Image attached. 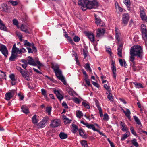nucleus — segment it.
<instances>
[{
	"label": "nucleus",
	"instance_id": "nucleus-2",
	"mask_svg": "<svg viewBox=\"0 0 147 147\" xmlns=\"http://www.w3.org/2000/svg\"><path fill=\"white\" fill-rule=\"evenodd\" d=\"M51 68L54 70L57 77L61 80L63 84L66 85V82L64 77L62 76L61 71L59 69V66L57 64H52Z\"/></svg>",
	"mask_w": 147,
	"mask_h": 147
},
{
	"label": "nucleus",
	"instance_id": "nucleus-19",
	"mask_svg": "<svg viewBox=\"0 0 147 147\" xmlns=\"http://www.w3.org/2000/svg\"><path fill=\"white\" fill-rule=\"evenodd\" d=\"M86 0H80L78 1V3L79 5L83 7H86Z\"/></svg>",
	"mask_w": 147,
	"mask_h": 147
},
{
	"label": "nucleus",
	"instance_id": "nucleus-21",
	"mask_svg": "<svg viewBox=\"0 0 147 147\" xmlns=\"http://www.w3.org/2000/svg\"><path fill=\"white\" fill-rule=\"evenodd\" d=\"M123 46L122 45H120L117 49V54L119 56L121 57H122V51Z\"/></svg>",
	"mask_w": 147,
	"mask_h": 147
},
{
	"label": "nucleus",
	"instance_id": "nucleus-53",
	"mask_svg": "<svg viewBox=\"0 0 147 147\" xmlns=\"http://www.w3.org/2000/svg\"><path fill=\"white\" fill-rule=\"evenodd\" d=\"M109 119V116L107 113L104 114L103 119L104 120H108Z\"/></svg>",
	"mask_w": 147,
	"mask_h": 147
},
{
	"label": "nucleus",
	"instance_id": "nucleus-62",
	"mask_svg": "<svg viewBox=\"0 0 147 147\" xmlns=\"http://www.w3.org/2000/svg\"><path fill=\"white\" fill-rule=\"evenodd\" d=\"M92 84L98 88L99 87V84L95 82L92 81Z\"/></svg>",
	"mask_w": 147,
	"mask_h": 147
},
{
	"label": "nucleus",
	"instance_id": "nucleus-38",
	"mask_svg": "<svg viewBox=\"0 0 147 147\" xmlns=\"http://www.w3.org/2000/svg\"><path fill=\"white\" fill-rule=\"evenodd\" d=\"M133 117L135 120V122H136L137 124L138 125H141L140 120L137 116H134Z\"/></svg>",
	"mask_w": 147,
	"mask_h": 147
},
{
	"label": "nucleus",
	"instance_id": "nucleus-52",
	"mask_svg": "<svg viewBox=\"0 0 147 147\" xmlns=\"http://www.w3.org/2000/svg\"><path fill=\"white\" fill-rule=\"evenodd\" d=\"M67 40H68L69 42H70L72 45H73L74 43L73 41V40L69 36L67 38Z\"/></svg>",
	"mask_w": 147,
	"mask_h": 147
},
{
	"label": "nucleus",
	"instance_id": "nucleus-15",
	"mask_svg": "<svg viewBox=\"0 0 147 147\" xmlns=\"http://www.w3.org/2000/svg\"><path fill=\"white\" fill-rule=\"evenodd\" d=\"M105 32V30L104 29L102 28H98L97 31V37H100V36L103 35Z\"/></svg>",
	"mask_w": 147,
	"mask_h": 147
},
{
	"label": "nucleus",
	"instance_id": "nucleus-17",
	"mask_svg": "<svg viewBox=\"0 0 147 147\" xmlns=\"http://www.w3.org/2000/svg\"><path fill=\"white\" fill-rule=\"evenodd\" d=\"M123 112L125 114V116L128 118L129 120H131V117L130 115L131 112L129 109H126V111H125L124 109H122Z\"/></svg>",
	"mask_w": 147,
	"mask_h": 147
},
{
	"label": "nucleus",
	"instance_id": "nucleus-33",
	"mask_svg": "<svg viewBox=\"0 0 147 147\" xmlns=\"http://www.w3.org/2000/svg\"><path fill=\"white\" fill-rule=\"evenodd\" d=\"M130 132L129 131H127L126 133L124 134L122 137L121 138V140H124L126 138L128 137L130 135Z\"/></svg>",
	"mask_w": 147,
	"mask_h": 147
},
{
	"label": "nucleus",
	"instance_id": "nucleus-24",
	"mask_svg": "<svg viewBox=\"0 0 147 147\" xmlns=\"http://www.w3.org/2000/svg\"><path fill=\"white\" fill-rule=\"evenodd\" d=\"M17 53L15 54L11 53V56L9 58V60L11 61H14L17 57Z\"/></svg>",
	"mask_w": 147,
	"mask_h": 147
},
{
	"label": "nucleus",
	"instance_id": "nucleus-32",
	"mask_svg": "<svg viewBox=\"0 0 147 147\" xmlns=\"http://www.w3.org/2000/svg\"><path fill=\"white\" fill-rule=\"evenodd\" d=\"M131 142L133 145L136 147H139V145L138 144L137 142V140L136 139L134 138L131 140Z\"/></svg>",
	"mask_w": 147,
	"mask_h": 147
},
{
	"label": "nucleus",
	"instance_id": "nucleus-61",
	"mask_svg": "<svg viewBox=\"0 0 147 147\" xmlns=\"http://www.w3.org/2000/svg\"><path fill=\"white\" fill-rule=\"evenodd\" d=\"M31 47H32L33 51L34 52H36L37 51V50L36 49V48L35 46H34V44L33 43H32V45Z\"/></svg>",
	"mask_w": 147,
	"mask_h": 147
},
{
	"label": "nucleus",
	"instance_id": "nucleus-48",
	"mask_svg": "<svg viewBox=\"0 0 147 147\" xmlns=\"http://www.w3.org/2000/svg\"><path fill=\"white\" fill-rule=\"evenodd\" d=\"M13 23L14 25L16 26L18 28H19L18 23V21L16 19H14L13 20Z\"/></svg>",
	"mask_w": 147,
	"mask_h": 147
},
{
	"label": "nucleus",
	"instance_id": "nucleus-8",
	"mask_svg": "<svg viewBox=\"0 0 147 147\" xmlns=\"http://www.w3.org/2000/svg\"><path fill=\"white\" fill-rule=\"evenodd\" d=\"M129 19V16L127 13H124L122 15V23L125 26L127 25Z\"/></svg>",
	"mask_w": 147,
	"mask_h": 147
},
{
	"label": "nucleus",
	"instance_id": "nucleus-29",
	"mask_svg": "<svg viewBox=\"0 0 147 147\" xmlns=\"http://www.w3.org/2000/svg\"><path fill=\"white\" fill-rule=\"evenodd\" d=\"M133 83L135 86L137 88H140L143 87L142 84L140 83H137L136 82H133Z\"/></svg>",
	"mask_w": 147,
	"mask_h": 147
},
{
	"label": "nucleus",
	"instance_id": "nucleus-45",
	"mask_svg": "<svg viewBox=\"0 0 147 147\" xmlns=\"http://www.w3.org/2000/svg\"><path fill=\"white\" fill-rule=\"evenodd\" d=\"M2 7L4 11H6L8 10L7 5L6 3H3L2 5Z\"/></svg>",
	"mask_w": 147,
	"mask_h": 147
},
{
	"label": "nucleus",
	"instance_id": "nucleus-43",
	"mask_svg": "<svg viewBox=\"0 0 147 147\" xmlns=\"http://www.w3.org/2000/svg\"><path fill=\"white\" fill-rule=\"evenodd\" d=\"M67 92L71 96H73L74 91L72 89H68L67 90Z\"/></svg>",
	"mask_w": 147,
	"mask_h": 147
},
{
	"label": "nucleus",
	"instance_id": "nucleus-5",
	"mask_svg": "<svg viewBox=\"0 0 147 147\" xmlns=\"http://www.w3.org/2000/svg\"><path fill=\"white\" fill-rule=\"evenodd\" d=\"M141 28L142 37L144 40L146 41L147 40V29L144 24L141 25Z\"/></svg>",
	"mask_w": 147,
	"mask_h": 147
},
{
	"label": "nucleus",
	"instance_id": "nucleus-13",
	"mask_svg": "<svg viewBox=\"0 0 147 147\" xmlns=\"http://www.w3.org/2000/svg\"><path fill=\"white\" fill-rule=\"evenodd\" d=\"M54 92L57 98L60 101H61L63 98V96L61 93V91L55 89L54 90Z\"/></svg>",
	"mask_w": 147,
	"mask_h": 147
},
{
	"label": "nucleus",
	"instance_id": "nucleus-56",
	"mask_svg": "<svg viewBox=\"0 0 147 147\" xmlns=\"http://www.w3.org/2000/svg\"><path fill=\"white\" fill-rule=\"evenodd\" d=\"M73 100L75 102L78 104L80 103V100L77 98L75 97L73 98Z\"/></svg>",
	"mask_w": 147,
	"mask_h": 147
},
{
	"label": "nucleus",
	"instance_id": "nucleus-16",
	"mask_svg": "<svg viewBox=\"0 0 147 147\" xmlns=\"http://www.w3.org/2000/svg\"><path fill=\"white\" fill-rule=\"evenodd\" d=\"M11 53L15 54L17 53V54H21V52L16 47V46L15 44L13 46V47L12 49Z\"/></svg>",
	"mask_w": 147,
	"mask_h": 147
},
{
	"label": "nucleus",
	"instance_id": "nucleus-42",
	"mask_svg": "<svg viewBox=\"0 0 147 147\" xmlns=\"http://www.w3.org/2000/svg\"><path fill=\"white\" fill-rule=\"evenodd\" d=\"M92 129L94 131H96L97 132H98L99 134H100V135H102L103 136H105V135L102 132H100L99 130L97 129H95L94 125H93Z\"/></svg>",
	"mask_w": 147,
	"mask_h": 147
},
{
	"label": "nucleus",
	"instance_id": "nucleus-23",
	"mask_svg": "<svg viewBox=\"0 0 147 147\" xmlns=\"http://www.w3.org/2000/svg\"><path fill=\"white\" fill-rule=\"evenodd\" d=\"M21 109L22 111L25 113L27 114L29 113L28 109L26 105L21 106Z\"/></svg>",
	"mask_w": 147,
	"mask_h": 147
},
{
	"label": "nucleus",
	"instance_id": "nucleus-46",
	"mask_svg": "<svg viewBox=\"0 0 147 147\" xmlns=\"http://www.w3.org/2000/svg\"><path fill=\"white\" fill-rule=\"evenodd\" d=\"M79 134L80 136L83 137V138H85L86 136L84 132L81 129L79 130Z\"/></svg>",
	"mask_w": 147,
	"mask_h": 147
},
{
	"label": "nucleus",
	"instance_id": "nucleus-35",
	"mask_svg": "<svg viewBox=\"0 0 147 147\" xmlns=\"http://www.w3.org/2000/svg\"><path fill=\"white\" fill-rule=\"evenodd\" d=\"M76 116L80 118L83 115V114L82 111H76Z\"/></svg>",
	"mask_w": 147,
	"mask_h": 147
},
{
	"label": "nucleus",
	"instance_id": "nucleus-14",
	"mask_svg": "<svg viewBox=\"0 0 147 147\" xmlns=\"http://www.w3.org/2000/svg\"><path fill=\"white\" fill-rule=\"evenodd\" d=\"M85 34L90 41L92 42H94V36L92 32H86Z\"/></svg>",
	"mask_w": 147,
	"mask_h": 147
},
{
	"label": "nucleus",
	"instance_id": "nucleus-50",
	"mask_svg": "<svg viewBox=\"0 0 147 147\" xmlns=\"http://www.w3.org/2000/svg\"><path fill=\"white\" fill-rule=\"evenodd\" d=\"M104 88L107 91H111L110 87L106 84H105L104 85Z\"/></svg>",
	"mask_w": 147,
	"mask_h": 147
},
{
	"label": "nucleus",
	"instance_id": "nucleus-1",
	"mask_svg": "<svg viewBox=\"0 0 147 147\" xmlns=\"http://www.w3.org/2000/svg\"><path fill=\"white\" fill-rule=\"evenodd\" d=\"M143 51L142 47L140 45H134L130 49L129 61L134 63L135 57L137 56L140 59L143 57Z\"/></svg>",
	"mask_w": 147,
	"mask_h": 147
},
{
	"label": "nucleus",
	"instance_id": "nucleus-47",
	"mask_svg": "<svg viewBox=\"0 0 147 147\" xmlns=\"http://www.w3.org/2000/svg\"><path fill=\"white\" fill-rule=\"evenodd\" d=\"M73 40L75 42H78L80 41V38L78 36H75L73 38Z\"/></svg>",
	"mask_w": 147,
	"mask_h": 147
},
{
	"label": "nucleus",
	"instance_id": "nucleus-28",
	"mask_svg": "<svg viewBox=\"0 0 147 147\" xmlns=\"http://www.w3.org/2000/svg\"><path fill=\"white\" fill-rule=\"evenodd\" d=\"M111 68L113 73H116V69L115 63L114 61H113L111 63Z\"/></svg>",
	"mask_w": 147,
	"mask_h": 147
},
{
	"label": "nucleus",
	"instance_id": "nucleus-12",
	"mask_svg": "<svg viewBox=\"0 0 147 147\" xmlns=\"http://www.w3.org/2000/svg\"><path fill=\"white\" fill-rule=\"evenodd\" d=\"M94 16L95 18V23L97 26H103L105 24L100 18L96 14H94Z\"/></svg>",
	"mask_w": 147,
	"mask_h": 147
},
{
	"label": "nucleus",
	"instance_id": "nucleus-27",
	"mask_svg": "<svg viewBox=\"0 0 147 147\" xmlns=\"http://www.w3.org/2000/svg\"><path fill=\"white\" fill-rule=\"evenodd\" d=\"M111 91H107L106 92V94L107 95L108 98L111 101H112L113 99L112 97V94L111 93Z\"/></svg>",
	"mask_w": 147,
	"mask_h": 147
},
{
	"label": "nucleus",
	"instance_id": "nucleus-22",
	"mask_svg": "<svg viewBox=\"0 0 147 147\" xmlns=\"http://www.w3.org/2000/svg\"><path fill=\"white\" fill-rule=\"evenodd\" d=\"M38 117H37L36 115H35L33 116L32 118V121L33 123L36 124L39 121L38 119Z\"/></svg>",
	"mask_w": 147,
	"mask_h": 147
},
{
	"label": "nucleus",
	"instance_id": "nucleus-60",
	"mask_svg": "<svg viewBox=\"0 0 147 147\" xmlns=\"http://www.w3.org/2000/svg\"><path fill=\"white\" fill-rule=\"evenodd\" d=\"M22 76L24 78H26V77L27 76L28 74L27 73H26L24 71L21 74Z\"/></svg>",
	"mask_w": 147,
	"mask_h": 147
},
{
	"label": "nucleus",
	"instance_id": "nucleus-9",
	"mask_svg": "<svg viewBox=\"0 0 147 147\" xmlns=\"http://www.w3.org/2000/svg\"><path fill=\"white\" fill-rule=\"evenodd\" d=\"M16 93L15 90H12L10 92L6 93L5 94V99L7 100L11 99Z\"/></svg>",
	"mask_w": 147,
	"mask_h": 147
},
{
	"label": "nucleus",
	"instance_id": "nucleus-44",
	"mask_svg": "<svg viewBox=\"0 0 147 147\" xmlns=\"http://www.w3.org/2000/svg\"><path fill=\"white\" fill-rule=\"evenodd\" d=\"M96 106L99 111L100 116L102 117L103 116V114L101 107L99 105H98L97 104Z\"/></svg>",
	"mask_w": 147,
	"mask_h": 147
},
{
	"label": "nucleus",
	"instance_id": "nucleus-10",
	"mask_svg": "<svg viewBox=\"0 0 147 147\" xmlns=\"http://www.w3.org/2000/svg\"><path fill=\"white\" fill-rule=\"evenodd\" d=\"M48 120V117L44 118L38 124L37 126L38 127L41 128L45 127L46 125Z\"/></svg>",
	"mask_w": 147,
	"mask_h": 147
},
{
	"label": "nucleus",
	"instance_id": "nucleus-51",
	"mask_svg": "<svg viewBox=\"0 0 147 147\" xmlns=\"http://www.w3.org/2000/svg\"><path fill=\"white\" fill-rule=\"evenodd\" d=\"M130 130L131 131L132 134L135 136L137 135L136 132L135 131L134 127H131L130 128Z\"/></svg>",
	"mask_w": 147,
	"mask_h": 147
},
{
	"label": "nucleus",
	"instance_id": "nucleus-41",
	"mask_svg": "<svg viewBox=\"0 0 147 147\" xmlns=\"http://www.w3.org/2000/svg\"><path fill=\"white\" fill-rule=\"evenodd\" d=\"M46 111L47 113H48V115H50L51 111V107H47L46 108Z\"/></svg>",
	"mask_w": 147,
	"mask_h": 147
},
{
	"label": "nucleus",
	"instance_id": "nucleus-20",
	"mask_svg": "<svg viewBox=\"0 0 147 147\" xmlns=\"http://www.w3.org/2000/svg\"><path fill=\"white\" fill-rule=\"evenodd\" d=\"M120 125L121 127V130L123 131L128 130V128L125 125V123L124 122H122L121 121H120Z\"/></svg>",
	"mask_w": 147,
	"mask_h": 147
},
{
	"label": "nucleus",
	"instance_id": "nucleus-31",
	"mask_svg": "<svg viewBox=\"0 0 147 147\" xmlns=\"http://www.w3.org/2000/svg\"><path fill=\"white\" fill-rule=\"evenodd\" d=\"M60 138L62 139H64L66 138L67 137V135L66 134L63 132L60 133L59 135Z\"/></svg>",
	"mask_w": 147,
	"mask_h": 147
},
{
	"label": "nucleus",
	"instance_id": "nucleus-39",
	"mask_svg": "<svg viewBox=\"0 0 147 147\" xmlns=\"http://www.w3.org/2000/svg\"><path fill=\"white\" fill-rule=\"evenodd\" d=\"M81 143L82 146L84 147H88V145L86 141L82 140L81 141Z\"/></svg>",
	"mask_w": 147,
	"mask_h": 147
},
{
	"label": "nucleus",
	"instance_id": "nucleus-58",
	"mask_svg": "<svg viewBox=\"0 0 147 147\" xmlns=\"http://www.w3.org/2000/svg\"><path fill=\"white\" fill-rule=\"evenodd\" d=\"M9 2L13 6L16 5L18 4V3L16 1H9Z\"/></svg>",
	"mask_w": 147,
	"mask_h": 147
},
{
	"label": "nucleus",
	"instance_id": "nucleus-37",
	"mask_svg": "<svg viewBox=\"0 0 147 147\" xmlns=\"http://www.w3.org/2000/svg\"><path fill=\"white\" fill-rule=\"evenodd\" d=\"M32 43H30L27 40H26L24 41V45L25 47H31L32 45Z\"/></svg>",
	"mask_w": 147,
	"mask_h": 147
},
{
	"label": "nucleus",
	"instance_id": "nucleus-36",
	"mask_svg": "<svg viewBox=\"0 0 147 147\" xmlns=\"http://www.w3.org/2000/svg\"><path fill=\"white\" fill-rule=\"evenodd\" d=\"M123 2L124 4L128 8L129 7L131 4V3L130 0H124Z\"/></svg>",
	"mask_w": 147,
	"mask_h": 147
},
{
	"label": "nucleus",
	"instance_id": "nucleus-63",
	"mask_svg": "<svg viewBox=\"0 0 147 147\" xmlns=\"http://www.w3.org/2000/svg\"><path fill=\"white\" fill-rule=\"evenodd\" d=\"M83 54L84 56V58H85L87 56V52L84 49L83 50Z\"/></svg>",
	"mask_w": 147,
	"mask_h": 147
},
{
	"label": "nucleus",
	"instance_id": "nucleus-55",
	"mask_svg": "<svg viewBox=\"0 0 147 147\" xmlns=\"http://www.w3.org/2000/svg\"><path fill=\"white\" fill-rule=\"evenodd\" d=\"M85 81L86 84L88 86H90V82L88 78H85Z\"/></svg>",
	"mask_w": 147,
	"mask_h": 147
},
{
	"label": "nucleus",
	"instance_id": "nucleus-57",
	"mask_svg": "<svg viewBox=\"0 0 147 147\" xmlns=\"http://www.w3.org/2000/svg\"><path fill=\"white\" fill-rule=\"evenodd\" d=\"M82 104L85 107H86V108L88 109H89V108H90L89 105L87 103L84 102H82Z\"/></svg>",
	"mask_w": 147,
	"mask_h": 147
},
{
	"label": "nucleus",
	"instance_id": "nucleus-18",
	"mask_svg": "<svg viewBox=\"0 0 147 147\" xmlns=\"http://www.w3.org/2000/svg\"><path fill=\"white\" fill-rule=\"evenodd\" d=\"M20 28L21 31L27 33H29V32L27 29V27L26 26L22 24L20 27Z\"/></svg>",
	"mask_w": 147,
	"mask_h": 147
},
{
	"label": "nucleus",
	"instance_id": "nucleus-49",
	"mask_svg": "<svg viewBox=\"0 0 147 147\" xmlns=\"http://www.w3.org/2000/svg\"><path fill=\"white\" fill-rule=\"evenodd\" d=\"M41 91L42 94L44 96L45 98H47V96L46 90L44 89H42Z\"/></svg>",
	"mask_w": 147,
	"mask_h": 147
},
{
	"label": "nucleus",
	"instance_id": "nucleus-25",
	"mask_svg": "<svg viewBox=\"0 0 147 147\" xmlns=\"http://www.w3.org/2000/svg\"><path fill=\"white\" fill-rule=\"evenodd\" d=\"M63 119L64 122L65 124H67L70 123L71 121V120H69L65 116H63Z\"/></svg>",
	"mask_w": 147,
	"mask_h": 147
},
{
	"label": "nucleus",
	"instance_id": "nucleus-54",
	"mask_svg": "<svg viewBox=\"0 0 147 147\" xmlns=\"http://www.w3.org/2000/svg\"><path fill=\"white\" fill-rule=\"evenodd\" d=\"M9 77L12 81L16 80L15 79V76L13 74L10 75L9 76Z\"/></svg>",
	"mask_w": 147,
	"mask_h": 147
},
{
	"label": "nucleus",
	"instance_id": "nucleus-30",
	"mask_svg": "<svg viewBox=\"0 0 147 147\" xmlns=\"http://www.w3.org/2000/svg\"><path fill=\"white\" fill-rule=\"evenodd\" d=\"M80 122L83 125H86L87 127L90 129H92V127L94 125L93 124H90L88 123H85L83 121H81Z\"/></svg>",
	"mask_w": 147,
	"mask_h": 147
},
{
	"label": "nucleus",
	"instance_id": "nucleus-34",
	"mask_svg": "<svg viewBox=\"0 0 147 147\" xmlns=\"http://www.w3.org/2000/svg\"><path fill=\"white\" fill-rule=\"evenodd\" d=\"M84 67L87 71H89L90 72L92 71V70L90 66V64L88 63L85 64Z\"/></svg>",
	"mask_w": 147,
	"mask_h": 147
},
{
	"label": "nucleus",
	"instance_id": "nucleus-7",
	"mask_svg": "<svg viewBox=\"0 0 147 147\" xmlns=\"http://www.w3.org/2000/svg\"><path fill=\"white\" fill-rule=\"evenodd\" d=\"M0 51L5 57H7L8 51L5 46L3 44L0 45Z\"/></svg>",
	"mask_w": 147,
	"mask_h": 147
},
{
	"label": "nucleus",
	"instance_id": "nucleus-26",
	"mask_svg": "<svg viewBox=\"0 0 147 147\" xmlns=\"http://www.w3.org/2000/svg\"><path fill=\"white\" fill-rule=\"evenodd\" d=\"M0 25L1 26H0V28L1 30H4V31H7V27L5 26V25L3 23L2 21L0 20Z\"/></svg>",
	"mask_w": 147,
	"mask_h": 147
},
{
	"label": "nucleus",
	"instance_id": "nucleus-3",
	"mask_svg": "<svg viewBox=\"0 0 147 147\" xmlns=\"http://www.w3.org/2000/svg\"><path fill=\"white\" fill-rule=\"evenodd\" d=\"M86 7L88 9H91L95 8L98 5L97 2L95 0L90 1L86 0Z\"/></svg>",
	"mask_w": 147,
	"mask_h": 147
},
{
	"label": "nucleus",
	"instance_id": "nucleus-11",
	"mask_svg": "<svg viewBox=\"0 0 147 147\" xmlns=\"http://www.w3.org/2000/svg\"><path fill=\"white\" fill-rule=\"evenodd\" d=\"M51 122L50 126L53 128H55L59 126L60 124V120L56 119L51 120Z\"/></svg>",
	"mask_w": 147,
	"mask_h": 147
},
{
	"label": "nucleus",
	"instance_id": "nucleus-6",
	"mask_svg": "<svg viewBox=\"0 0 147 147\" xmlns=\"http://www.w3.org/2000/svg\"><path fill=\"white\" fill-rule=\"evenodd\" d=\"M139 10L141 18L142 20L147 22V16L144 11V8L143 7L140 6L139 7Z\"/></svg>",
	"mask_w": 147,
	"mask_h": 147
},
{
	"label": "nucleus",
	"instance_id": "nucleus-40",
	"mask_svg": "<svg viewBox=\"0 0 147 147\" xmlns=\"http://www.w3.org/2000/svg\"><path fill=\"white\" fill-rule=\"evenodd\" d=\"M72 127L73 128V132L74 133H75L78 130L77 126L75 124H72Z\"/></svg>",
	"mask_w": 147,
	"mask_h": 147
},
{
	"label": "nucleus",
	"instance_id": "nucleus-64",
	"mask_svg": "<svg viewBox=\"0 0 147 147\" xmlns=\"http://www.w3.org/2000/svg\"><path fill=\"white\" fill-rule=\"evenodd\" d=\"M119 62L120 65L121 66H123V61L122 59H120L119 60Z\"/></svg>",
	"mask_w": 147,
	"mask_h": 147
},
{
	"label": "nucleus",
	"instance_id": "nucleus-4",
	"mask_svg": "<svg viewBox=\"0 0 147 147\" xmlns=\"http://www.w3.org/2000/svg\"><path fill=\"white\" fill-rule=\"evenodd\" d=\"M27 58L28 59H27V64H29L31 65L35 66L37 64L40 66H42V64L41 63L39 60L36 61V62H35L33 58L30 56L28 57Z\"/></svg>",
	"mask_w": 147,
	"mask_h": 147
},
{
	"label": "nucleus",
	"instance_id": "nucleus-59",
	"mask_svg": "<svg viewBox=\"0 0 147 147\" xmlns=\"http://www.w3.org/2000/svg\"><path fill=\"white\" fill-rule=\"evenodd\" d=\"M16 69H17L19 71L20 73L21 74L22 73L24 70L22 69V68L20 67H17Z\"/></svg>",
	"mask_w": 147,
	"mask_h": 147
}]
</instances>
